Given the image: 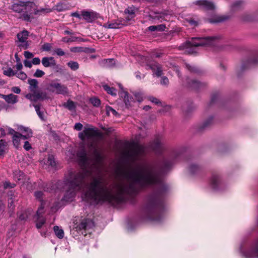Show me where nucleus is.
Listing matches in <instances>:
<instances>
[{"label":"nucleus","instance_id":"6e6d98bb","mask_svg":"<svg viewBox=\"0 0 258 258\" xmlns=\"http://www.w3.org/2000/svg\"><path fill=\"white\" fill-rule=\"evenodd\" d=\"M24 56L26 58L29 59L32 58L34 55L32 52L26 51L24 52Z\"/></svg>","mask_w":258,"mask_h":258},{"label":"nucleus","instance_id":"864d4df0","mask_svg":"<svg viewBox=\"0 0 258 258\" xmlns=\"http://www.w3.org/2000/svg\"><path fill=\"white\" fill-rule=\"evenodd\" d=\"M31 145L28 141H25L24 145V148L26 151H29L31 149Z\"/></svg>","mask_w":258,"mask_h":258},{"label":"nucleus","instance_id":"9b49d317","mask_svg":"<svg viewBox=\"0 0 258 258\" xmlns=\"http://www.w3.org/2000/svg\"><path fill=\"white\" fill-rule=\"evenodd\" d=\"M81 15L83 19L87 22H92L98 17V14L93 11H81Z\"/></svg>","mask_w":258,"mask_h":258},{"label":"nucleus","instance_id":"79ce46f5","mask_svg":"<svg viewBox=\"0 0 258 258\" xmlns=\"http://www.w3.org/2000/svg\"><path fill=\"white\" fill-rule=\"evenodd\" d=\"M52 48L51 44L49 43H44L41 47V49L43 51H48L50 50Z\"/></svg>","mask_w":258,"mask_h":258},{"label":"nucleus","instance_id":"58836bf2","mask_svg":"<svg viewBox=\"0 0 258 258\" xmlns=\"http://www.w3.org/2000/svg\"><path fill=\"white\" fill-rule=\"evenodd\" d=\"M33 106L35 107L36 113L39 116V117L42 120H44L43 113L40 111V106L38 105H34Z\"/></svg>","mask_w":258,"mask_h":258},{"label":"nucleus","instance_id":"37998d69","mask_svg":"<svg viewBox=\"0 0 258 258\" xmlns=\"http://www.w3.org/2000/svg\"><path fill=\"white\" fill-rule=\"evenodd\" d=\"M45 74V73L39 69L36 70L35 73L34 74V76L37 78L43 77Z\"/></svg>","mask_w":258,"mask_h":258},{"label":"nucleus","instance_id":"20e7f679","mask_svg":"<svg viewBox=\"0 0 258 258\" xmlns=\"http://www.w3.org/2000/svg\"><path fill=\"white\" fill-rule=\"evenodd\" d=\"M100 136V133L96 128L85 127L82 132L79 133L78 137L82 141L86 139L93 140L94 138Z\"/></svg>","mask_w":258,"mask_h":258},{"label":"nucleus","instance_id":"0e129e2a","mask_svg":"<svg viewBox=\"0 0 258 258\" xmlns=\"http://www.w3.org/2000/svg\"><path fill=\"white\" fill-rule=\"evenodd\" d=\"M24 66L26 67H27V68H31L32 67V62H31L29 60H24Z\"/></svg>","mask_w":258,"mask_h":258},{"label":"nucleus","instance_id":"774afa93","mask_svg":"<svg viewBox=\"0 0 258 258\" xmlns=\"http://www.w3.org/2000/svg\"><path fill=\"white\" fill-rule=\"evenodd\" d=\"M9 133L11 135H12L13 136H15L16 134H18L19 133L17 132H16L14 130L9 128Z\"/></svg>","mask_w":258,"mask_h":258},{"label":"nucleus","instance_id":"f3484780","mask_svg":"<svg viewBox=\"0 0 258 258\" xmlns=\"http://www.w3.org/2000/svg\"><path fill=\"white\" fill-rule=\"evenodd\" d=\"M55 60L53 57H44L42 59V64L45 68H51L55 64Z\"/></svg>","mask_w":258,"mask_h":258},{"label":"nucleus","instance_id":"bb28decb","mask_svg":"<svg viewBox=\"0 0 258 258\" xmlns=\"http://www.w3.org/2000/svg\"><path fill=\"white\" fill-rule=\"evenodd\" d=\"M7 150V142L3 140L0 141V156H4Z\"/></svg>","mask_w":258,"mask_h":258},{"label":"nucleus","instance_id":"2eb2a0df","mask_svg":"<svg viewBox=\"0 0 258 258\" xmlns=\"http://www.w3.org/2000/svg\"><path fill=\"white\" fill-rule=\"evenodd\" d=\"M211 184L213 188L215 190L221 189V181L219 175L214 174L211 179Z\"/></svg>","mask_w":258,"mask_h":258},{"label":"nucleus","instance_id":"f03ea898","mask_svg":"<svg viewBox=\"0 0 258 258\" xmlns=\"http://www.w3.org/2000/svg\"><path fill=\"white\" fill-rule=\"evenodd\" d=\"M219 39L217 36H212L208 37H193L191 41H186L179 46V49L185 50V52L188 53L196 52V47L198 46H208L215 44L217 41Z\"/></svg>","mask_w":258,"mask_h":258},{"label":"nucleus","instance_id":"4c0bfd02","mask_svg":"<svg viewBox=\"0 0 258 258\" xmlns=\"http://www.w3.org/2000/svg\"><path fill=\"white\" fill-rule=\"evenodd\" d=\"M4 74L7 76L11 77V76H15L16 75V72H15L12 70V69H11V68H9L8 69H7L4 71Z\"/></svg>","mask_w":258,"mask_h":258},{"label":"nucleus","instance_id":"aec40b11","mask_svg":"<svg viewBox=\"0 0 258 258\" xmlns=\"http://www.w3.org/2000/svg\"><path fill=\"white\" fill-rule=\"evenodd\" d=\"M150 68L156 74L158 77H160L162 74V69L160 65L157 63L154 62L150 65Z\"/></svg>","mask_w":258,"mask_h":258},{"label":"nucleus","instance_id":"09e8293b","mask_svg":"<svg viewBox=\"0 0 258 258\" xmlns=\"http://www.w3.org/2000/svg\"><path fill=\"white\" fill-rule=\"evenodd\" d=\"M16 186L15 183H11L9 181H6L4 183V186L5 188H14Z\"/></svg>","mask_w":258,"mask_h":258},{"label":"nucleus","instance_id":"ea45409f","mask_svg":"<svg viewBox=\"0 0 258 258\" xmlns=\"http://www.w3.org/2000/svg\"><path fill=\"white\" fill-rule=\"evenodd\" d=\"M15 201V197H11L8 199V207L10 210H13L14 209L15 206L14 205Z\"/></svg>","mask_w":258,"mask_h":258},{"label":"nucleus","instance_id":"f8f14e48","mask_svg":"<svg viewBox=\"0 0 258 258\" xmlns=\"http://www.w3.org/2000/svg\"><path fill=\"white\" fill-rule=\"evenodd\" d=\"M197 5H199L202 9L207 10L215 9V6L214 3L208 0H199L195 2Z\"/></svg>","mask_w":258,"mask_h":258},{"label":"nucleus","instance_id":"a878e982","mask_svg":"<svg viewBox=\"0 0 258 258\" xmlns=\"http://www.w3.org/2000/svg\"><path fill=\"white\" fill-rule=\"evenodd\" d=\"M22 140L20 137L19 133L13 136V142L15 147L18 148L20 145V141Z\"/></svg>","mask_w":258,"mask_h":258},{"label":"nucleus","instance_id":"1a4fd4ad","mask_svg":"<svg viewBox=\"0 0 258 258\" xmlns=\"http://www.w3.org/2000/svg\"><path fill=\"white\" fill-rule=\"evenodd\" d=\"M125 25L126 23L124 20H116L104 24L103 27L108 29H119Z\"/></svg>","mask_w":258,"mask_h":258},{"label":"nucleus","instance_id":"49530a36","mask_svg":"<svg viewBox=\"0 0 258 258\" xmlns=\"http://www.w3.org/2000/svg\"><path fill=\"white\" fill-rule=\"evenodd\" d=\"M56 72L61 73L63 71V69L62 67L56 63L55 61V64L52 67Z\"/></svg>","mask_w":258,"mask_h":258},{"label":"nucleus","instance_id":"6e6552de","mask_svg":"<svg viewBox=\"0 0 258 258\" xmlns=\"http://www.w3.org/2000/svg\"><path fill=\"white\" fill-rule=\"evenodd\" d=\"M43 209L44 207L42 205L37 211L36 215L37 217V220H36V226L37 229L41 228L46 222L45 218L42 216L44 213Z\"/></svg>","mask_w":258,"mask_h":258},{"label":"nucleus","instance_id":"4468645a","mask_svg":"<svg viewBox=\"0 0 258 258\" xmlns=\"http://www.w3.org/2000/svg\"><path fill=\"white\" fill-rule=\"evenodd\" d=\"M243 254L247 258H258V243L250 249L244 251Z\"/></svg>","mask_w":258,"mask_h":258},{"label":"nucleus","instance_id":"393cba45","mask_svg":"<svg viewBox=\"0 0 258 258\" xmlns=\"http://www.w3.org/2000/svg\"><path fill=\"white\" fill-rule=\"evenodd\" d=\"M28 32L27 31H23L17 34V37L20 42H24L27 39L28 36Z\"/></svg>","mask_w":258,"mask_h":258},{"label":"nucleus","instance_id":"4be33fe9","mask_svg":"<svg viewBox=\"0 0 258 258\" xmlns=\"http://www.w3.org/2000/svg\"><path fill=\"white\" fill-rule=\"evenodd\" d=\"M28 84H29V89L32 92H34L36 91L37 89L38 88V81L36 79H29Z\"/></svg>","mask_w":258,"mask_h":258},{"label":"nucleus","instance_id":"69168bd1","mask_svg":"<svg viewBox=\"0 0 258 258\" xmlns=\"http://www.w3.org/2000/svg\"><path fill=\"white\" fill-rule=\"evenodd\" d=\"M23 18L24 20L27 21H31V16L30 15L27 14H24L23 15Z\"/></svg>","mask_w":258,"mask_h":258},{"label":"nucleus","instance_id":"423d86ee","mask_svg":"<svg viewBox=\"0 0 258 258\" xmlns=\"http://www.w3.org/2000/svg\"><path fill=\"white\" fill-rule=\"evenodd\" d=\"M94 227V222L90 219H84L78 225V228L82 234L85 236H87V232L89 234L93 231V228Z\"/></svg>","mask_w":258,"mask_h":258},{"label":"nucleus","instance_id":"cd10ccee","mask_svg":"<svg viewBox=\"0 0 258 258\" xmlns=\"http://www.w3.org/2000/svg\"><path fill=\"white\" fill-rule=\"evenodd\" d=\"M53 229L55 235L59 238H62L64 236L63 230L62 229L59 228L57 226H55L53 227Z\"/></svg>","mask_w":258,"mask_h":258},{"label":"nucleus","instance_id":"e433bc0d","mask_svg":"<svg viewBox=\"0 0 258 258\" xmlns=\"http://www.w3.org/2000/svg\"><path fill=\"white\" fill-rule=\"evenodd\" d=\"M242 3H243L241 1H237L234 2L231 6V8H232V10H236L240 8L241 7V6H242Z\"/></svg>","mask_w":258,"mask_h":258},{"label":"nucleus","instance_id":"bf43d9fd","mask_svg":"<svg viewBox=\"0 0 258 258\" xmlns=\"http://www.w3.org/2000/svg\"><path fill=\"white\" fill-rule=\"evenodd\" d=\"M32 62L35 65L39 64L40 63V59L39 57H35L32 59Z\"/></svg>","mask_w":258,"mask_h":258},{"label":"nucleus","instance_id":"8fccbe9b","mask_svg":"<svg viewBox=\"0 0 258 258\" xmlns=\"http://www.w3.org/2000/svg\"><path fill=\"white\" fill-rule=\"evenodd\" d=\"M55 53L58 56L64 55V52L61 48H57L54 50Z\"/></svg>","mask_w":258,"mask_h":258},{"label":"nucleus","instance_id":"f257e3e1","mask_svg":"<svg viewBox=\"0 0 258 258\" xmlns=\"http://www.w3.org/2000/svg\"><path fill=\"white\" fill-rule=\"evenodd\" d=\"M88 148L93 152L92 156H87L84 148L77 153L82 170L69 171L64 176L63 183L67 190L63 200L72 201L77 192L84 190L85 185V196L87 200L96 203H118L123 201L126 196L136 194L140 187L156 185L157 189L147 199L146 211L150 219L159 221L158 210L167 189L161 174L172 163L166 160L160 163H143L134 170L124 172L122 180L108 185L100 173V153L93 142L88 144Z\"/></svg>","mask_w":258,"mask_h":258},{"label":"nucleus","instance_id":"a18cd8bd","mask_svg":"<svg viewBox=\"0 0 258 258\" xmlns=\"http://www.w3.org/2000/svg\"><path fill=\"white\" fill-rule=\"evenodd\" d=\"M134 96L138 102H141L143 100V94L141 92L135 93Z\"/></svg>","mask_w":258,"mask_h":258},{"label":"nucleus","instance_id":"72a5a7b5","mask_svg":"<svg viewBox=\"0 0 258 258\" xmlns=\"http://www.w3.org/2000/svg\"><path fill=\"white\" fill-rule=\"evenodd\" d=\"M67 64L71 69L73 71H76L79 69V64L76 61H71Z\"/></svg>","mask_w":258,"mask_h":258},{"label":"nucleus","instance_id":"7ed1b4c3","mask_svg":"<svg viewBox=\"0 0 258 258\" xmlns=\"http://www.w3.org/2000/svg\"><path fill=\"white\" fill-rule=\"evenodd\" d=\"M145 151L146 148L144 146L137 144L124 151L123 154L126 159L136 161L138 160Z\"/></svg>","mask_w":258,"mask_h":258},{"label":"nucleus","instance_id":"13d9d810","mask_svg":"<svg viewBox=\"0 0 258 258\" xmlns=\"http://www.w3.org/2000/svg\"><path fill=\"white\" fill-rule=\"evenodd\" d=\"M77 39V38H68L64 37L62 38V41L64 42H73Z\"/></svg>","mask_w":258,"mask_h":258},{"label":"nucleus","instance_id":"c756f323","mask_svg":"<svg viewBox=\"0 0 258 258\" xmlns=\"http://www.w3.org/2000/svg\"><path fill=\"white\" fill-rule=\"evenodd\" d=\"M200 169V167L196 164H191L189 167V171L191 174L199 172Z\"/></svg>","mask_w":258,"mask_h":258},{"label":"nucleus","instance_id":"0eeeda50","mask_svg":"<svg viewBox=\"0 0 258 258\" xmlns=\"http://www.w3.org/2000/svg\"><path fill=\"white\" fill-rule=\"evenodd\" d=\"M25 97L31 101L36 102L46 99L47 94L43 91H35L33 93H29L26 95Z\"/></svg>","mask_w":258,"mask_h":258},{"label":"nucleus","instance_id":"338daca9","mask_svg":"<svg viewBox=\"0 0 258 258\" xmlns=\"http://www.w3.org/2000/svg\"><path fill=\"white\" fill-rule=\"evenodd\" d=\"M157 27V31H162L163 30H164L165 28V25H157L156 26Z\"/></svg>","mask_w":258,"mask_h":258},{"label":"nucleus","instance_id":"f704fd0d","mask_svg":"<svg viewBox=\"0 0 258 258\" xmlns=\"http://www.w3.org/2000/svg\"><path fill=\"white\" fill-rule=\"evenodd\" d=\"M63 106L70 110H72L75 108V105L72 101L68 100V102L63 104Z\"/></svg>","mask_w":258,"mask_h":258},{"label":"nucleus","instance_id":"9d476101","mask_svg":"<svg viewBox=\"0 0 258 258\" xmlns=\"http://www.w3.org/2000/svg\"><path fill=\"white\" fill-rule=\"evenodd\" d=\"M18 130L19 132L24 134V135H22L19 133L20 137L22 140H27L32 137V131L29 127L20 125L19 126Z\"/></svg>","mask_w":258,"mask_h":258},{"label":"nucleus","instance_id":"2f4dec72","mask_svg":"<svg viewBox=\"0 0 258 258\" xmlns=\"http://www.w3.org/2000/svg\"><path fill=\"white\" fill-rule=\"evenodd\" d=\"M133 98L128 96V94L127 92L124 93V102L125 105L127 107H129L131 105V102L132 101Z\"/></svg>","mask_w":258,"mask_h":258},{"label":"nucleus","instance_id":"a211bd4d","mask_svg":"<svg viewBox=\"0 0 258 258\" xmlns=\"http://www.w3.org/2000/svg\"><path fill=\"white\" fill-rule=\"evenodd\" d=\"M136 9L134 7H128L124 10V14L127 15L126 21H129L135 17Z\"/></svg>","mask_w":258,"mask_h":258},{"label":"nucleus","instance_id":"de8ad7c7","mask_svg":"<svg viewBox=\"0 0 258 258\" xmlns=\"http://www.w3.org/2000/svg\"><path fill=\"white\" fill-rule=\"evenodd\" d=\"M148 99L149 101H150L152 103H154L156 104H158L161 103V102L160 101V100L158 99H157V98L154 97L153 96H149L148 97Z\"/></svg>","mask_w":258,"mask_h":258},{"label":"nucleus","instance_id":"603ef678","mask_svg":"<svg viewBox=\"0 0 258 258\" xmlns=\"http://www.w3.org/2000/svg\"><path fill=\"white\" fill-rule=\"evenodd\" d=\"M110 112H112L115 115H116L117 114V112L114 109H113L110 107L107 106L106 107L107 113L109 114Z\"/></svg>","mask_w":258,"mask_h":258},{"label":"nucleus","instance_id":"5fc2aeb1","mask_svg":"<svg viewBox=\"0 0 258 258\" xmlns=\"http://www.w3.org/2000/svg\"><path fill=\"white\" fill-rule=\"evenodd\" d=\"M186 67L188 70L192 72H197L198 71V69L196 67L191 66L190 64H186Z\"/></svg>","mask_w":258,"mask_h":258},{"label":"nucleus","instance_id":"39448f33","mask_svg":"<svg viewBox=\"0 0 258 258\" xmlns=\"http://www.w3.org/2000/svg\"><path fill=\"white\" fill-rule=\"evenodd\" d=\"M49 91L56 94L67 95L69 93L68 87L61 83L52 81L48 85Z\"/></svg>","mask_w":258,"mask_h":258},{"label":"nucleus","instance_id":"c03bdc74","mask_svg":"<svg viewBox=\"0 0 258 258\" xmlns=\"http://www.w3.org/2000/svg\"><path fill=\"white\" fill-rule=\"evenodd\" d=\"M47 163L52 167H54L55 166V162L54 158L52 156L50 155L48 156Z\"/></svg>","mask_w":258,"mask_h":258},{"label":"nucleus","instance_id":"3c124183","mask_svg":"<svg viewBox=\"0 0 258 258\" xmlns=\"http://www.w3.org/2000/svg\"><path fill=\"white\" fill-rule=\"evenodd\" d=\"M169 83L168 79L166 77H163L161 80V84L163 85H167Z\"/></svg>","mask_w":258,"mask_h":258},{"label":"nucleus","instance_id":"e2e57ef3","mask_svg":"<svg viewBox=\"0 0 258 258\" xmlns=\"http://www.w3.org/2000/svg\"><path fill=\"white\" fill-rule=\"evenodd\" d=\"M12 91L16 94H20L21 92V89L19 87H13L12 88Z\"/></svg>","mask_w":258,"mask_h":258},{"label":"nucleus","instance_id":"5701e85b","mask_svg":"<svg viewBox=\"0 0 258 258\" xmlns=\"http://www.w3.org/2000/svg\"><path fill=\"white\" fill-rule=\"evenodd\" d=\"M69 9L68 5L62 2L57 4L54 7L53 10H55L58 12L64 11Z\"/></svg>","mask_w":258,"mask_h":258},{"label":"nucleus","instance_id":"dca6fc26","mask_svg":"<svg viewBox=\"0 0 258 258\" xmlns=\"http://www.w3.org/2000/svg\"><path fill=\"white\" fill-rule=\"evenodd\" d=\"M0 97L3 98L8 103L15 104L18 101V96L12 93L9 95L0 94Z\"/></svg>","mask_w":258,"mask_h":258},{"label":"nucleus","instance_id":"ddd939ff","mask_svg":"<svg viewBox=\"0 0 258 258\" xmlns=\"http://www.w3.org/2000/svg\"><path fill=\"white\" fill-rule=\"evenodd\" d=\"M24 7L25 9L27 7L34 8L35 7V4L33 2H27L23 5L19 4H14L12 6V9L16 12L21 13L23 11Z\"/></svg>","mask_w":258,"mask_h":258},{"label":"nucleus","instance_id":"473e14b6","mask_svg":"<svg viewBox=\"0 0 258 258\" xmlns=\"http://www.w3.org/2000/svg\"><path fill=\"white\" fill-rule=\"evenodd\" d=\"M214 122V118L213 116H210L204 121L203 123V127H207L211 125Z\"/></svg>","mask_w":258,"mask_h":258},{"label":"nucleus","instance_id":"b1692460","mask_svg":"<svg viewBox=\"0 0 258 258\" xmlns=\"http://www.w3.org/2000/svg\"><path fill=\"white\" fill-rule=\"evenodd\" d=\"M189 86L192 88L198 89L205 86V84L199 81L192 80L189 82Z\"/></svg>","mask_w":258,"mask_h":258},{"label":"nucleus","instance_id":"680f3d73","mask_svg":"<svg viewBox=\"0 0 258 258\" xmlns=\"http://www.w3.org/2000/svg\"><path fill=\"white\" fill-rule=\"evenodd\" d=\"M43 192L40 191H36L35 192V196L37 199H40L43 196Z\"/></svg>","mask_w":258,"mask_h":258},{"label":"nucleus","instance_id":"c9c22d12","mask_svg":"<svg viewBox=\"0 0 258 258\" xmlns=\"http://www.w3.org/2000/svg\"><path fill=\"white\" fill-rule=\"evenodd\" d=\"M90 102L95 107H98L100 105V100L96 97L91 98Z\"/></svg>","mask_w":258,"mask_h":258},{"label":"nucleus","instance_id":"4d7b16f0","mask_svg":"<svg viewBox=\"0 0 258 258\" xmlns=\"http://www.w3.org/2000/svg\"><path fill=\"white\" fill-rule=\"evenodd\" d=\"M82 128H83V125L81 123L78 122L75 124V126H74L75 130H76L77 131H81V130H82Z\"/></svg>","mask_w":258,"mask_h":258},{"label":"nucleus","instance_id":"c85d7f7f","mask_svg":"<svg viewBox=\"0 0 258 258\" xmlns=\"http://www.w3.org/2000/svg\"><path fill=\"white\" fill-rule=\"evenodd\" d=\"M103 88L108 94L115 96L116 95V90L113 88H111L107 85H103Z\"/></svg>","mask_w":258,"mask_h":258},{"label":"nucleus","instance_id":"6ab92c4d","mask_svg":"<svg viewBox=\"0 0 258 258\" xmlns=\"http://www.w3.org/2000/svg\"><path fill=\"white\" fill-rule=\"evenodd\" d=\"M115 60L113 59H104L99 61V65L104 68H111L115 64Z\"/></svg>","mask_w":258,"mask_h":258},{"label":"nucleus","instance_id":"a19ab883","mask_svg":"<svg viewBox=\"0 0 258 258\" xmlns=\"http://www.w3.org/2000/svg\"><path fill=\"white\" fill-rule=\"evenodd\" d=\"M16 76L22 80H25L27 78V75L23 72H16Z\"/></svg>","mask_w":258,"mask_h":258},{"label":"nucleus","instance_id":"052dcab7","mask_svg":"<svg viewBox=\"0 0 258 258\" xmlns=\"http://www.w3.org/2000/svg\"><path fill=\"white\" fill-rule=\"evenodd\" d=\"M5 206L3 203L2 201L0 200V215H2L5 211Z\"/></svg>","mask_w":258,"mask_h":258},{"label":"nucleus","instance_id":"7c9ffc66","mask_svg":"<svg viewBox=\"0 0 258 258\" xmlns=\"http://www.w3.org/2000/svg\"><path fill=\"white\" fill-rule=\"evenodd\" d=\"M52 11L50 8H42L39 10H35L34 12L35 15H40L42 13H48Z\"/></svg>","mask_w":258,"mask_h":258},{"label":"nucleus","instance_id":"412c9836","mask_svg":"<svg viewBox=\"0 0 258 258\" xmlns=\"http://www.w3.org/2000/svg\"><path fill=\"white\" fill-rule=\"evenodd\" d=\"M163 144L161 140L159 139H156L151 145V148L155 151L158 152L162 148Z\"/></svg>","mask_w":258,"mask_h":258}]
</instances>
